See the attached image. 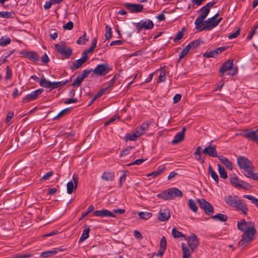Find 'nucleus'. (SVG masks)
I'll return each mask as SVG.
<instances>
[{
	"mask_svg": "<svg viewBox=\"0 0 258 258\" xmlns=\"http://www.w3.org/2000/svg\"><path fill=\"white\" fill-rule=\"evenodd\" d=\"M237 228L243 232L241 235V239L238 243L239 247L243 248L246 246L247 243L254 239L256 232V229L253 223L246 222L244 220L237 222Z\"/></svg>",
	"mask_w": 258,
	"mask_h": 258,
	"instance_id": "obj_1",
	"label": "nucleus"
},
{
	"mask_svg": "<svg viewBox=\"0 0 258 258\" xmlns=\"http://www.w3.org/2000/svg\"><path fill=\"white\" fill-rule=\"evenodd\" d=\"M239 168L242 169V173L246 177L258 180V172H253V166L251 162L244 156H239L237 159Z\"/></svg>",
	"mask_w": 258,
	"mask_h": 258,
	"instance_id": "obj_2",
	"label": "nucleus"
},
{
	"mask_svg": "<svg viewBox=\"0 0 258 258\" xmlns=\"http://www.w3.org/2000/svg\"><path fill=\"white\" fill-rule=\"evenodd\" d=\"M225 202L230 207L235 208L241 211L244 215H246L248 211L247 206L242 200L236 196H227L224 197Z\"/></svg>",
	"mask_w": 258,
	"mask_h": 258,
	"instance_id": "obj_3",
	"label": "nucleus"
},
{
	"mask_svg": "<svg viewBox=\"0 0 258 258\" xmlns=\"http://www.w3.org/2000/svg\"><path fill=\"white\" fill-rule=\"evenodd\" d=\"M183 196L182 192L176 187H172L163 191L158 194L157 197L164 200H170L176 197L181 198Z\"/></svg>",
	"mask_w": 258,
	"mask_h": 258,
	"instance_id": "obj_4",
	"label": "nucleus"
},
{
	"mask_svg": "<svg viewBox=\"0 0 258 258\" xmlns=\"http://www.w3.org/2000/svg\"><path fill=\"white\" fill-rule=\"evenodd\" d=\"M219 16V14H216L213 17L208 19L205 21H204V25H201L200 28H197L200 31L209 30L216 26H217L220 22L222 20V18H220L216 20V18Z\"/></svg>",
	"mask_w": 258,
	"mask_h": 258,
	"instance_id": "obj_5",
	"label": "nucleus"
},
{
	"mask_svg": "<svg viewBox=\"0 0 258 258\" xmlns=\"http://www.w3.org/2000/svg\"><path fill=\"white\" fill-rule=\"evenodd\" d=\"M54 47L57 52L64 56L66 58H69L72 54V49L71 47H67L63 42H61L59 44H55Z\"/></svg>",
	"mask_w": 258,
	"mask_h": 258,
	"instance_id": "obj_6",
	"label": "nucleus"
},
{
	"mask_svg": "<svg viewBox=\"0 0 258 258\" xmlns=\"http://www.w3.org/2000/svg\"><path fill=\"white\" fill-rule=\"evenodd\" d=\"M198 12L201 13L202 14L198 17L195 20V24L196 25V28H201V25H204V20L207 17L210 11L204 6L200 9Z\"/></svg>",
	"mask_w": 258,
	"mask_h": 258,
	"instance_id": "obj_7",
	"label": "nucleus"
},
{
	"mask_svg": "<svg viewBox=\"0 0 258 258\" xmlns=\"http://www.w3.org/2000/svg\"><path fill=\"white\" fill-rule=\"evenodd\" d=\"M197 202L200 207L204 211L206 215H209L214 213V208L212 205L204 199H198Z\"/></svg>",
	"mask_w": 258,
	"mask_h": 258,
	"instance_id": "obj_8",
	"label": "nucleus"
},
{
	"mask_svg": "<svg viewBox=\"0 0 258 258\" xmlns=\"http://www.w3.org/2000/svg\"><path fill=\"white\" fill-rule=\"evenodd\" d=\"M231 183L236 188H241L245 189H249L251 186L248 183L240 180L237 176H234L230 178Z\"/></svg>",
	"mask_w": 258,
	"mask_h": 258,
	"instance_id": "obj_9",
	"label": "nucleus"
},
{
	"mask_svg": "<svg viewBox=\"0 0 258 258\" xmlns=\"http://www.w3.org/2000/svg\"><path fill=\"white\" fill-rule=\"evenodd\" d=\"M109 71V66L107 63L98 64L93 70V73L98 76H105Z\"/></svg>",
	"mask_w": 258,
	"mask_h": 258,
	"instance_id": "obj_10",
	"label": "nucleus"
},
{
	"mask_svg": "<svg viewBox=\"0 0 258 258\" xmlns=\"http://www.w3.org/2000/svg\"><path fill=\"white\" fill-rule=\"evenodd\" d=\"M185 240H187V244L190 248L191 251H194L199 244V239L195 234H192L187 238L186 237Z\"/></svg>",
	"mask_w": 258,
	"mask_h": 258,
	"instance_id": "obj_11",
	"label": "nucleus"
},
{
	"mask_svg": "<svg viewBox=\"0 0 258 258\" xmlns=\"http://www.w3.org/2000/svg\"><path fill=\"white\" fill-rule=\"evenodd\" d=\"M136 27L139 31H140L143 29H151L154 27V24L151 20L145 19L141 20L139 22L136 23Z\"/></svg>",
	"mask_w": 258,
	"mask_h": 258,
	"instance_id": "obj_12",
	"label": "nucleus"
},
{
	"mask_svg": "<svg viewBox=\"0 0 258 258\" xmlns=\"http://www.w3.org/2000/svg\"><path fill=\"white\" fill-rule=\"evenodd\" d=\"M43 92V89H39L27 94L25 98L23 99V102H28L36 99L39 95Z\"/></svg>",
	"mask_w": 258,
	"mask_h": 258,
	"instance_id": "obj_13",
	"label": "nucleus"
},
{
	"mask_svg": "<svg viewBox=\"0 0 258 258\" xmlns=\"http://www.w3.org/2000/svg\"><path fill=\"white\" fill-rule=\"evenodd\" d=\"M88 58V56L86 53H83L81 58L74 61L72 65L70 66L71 70L74 71L79 69L87 61Z\"/></svg>",
	"mask_w": 258,
	"mask_h": 258,
	"instance_id": "obj_14",
	"label": "nucleus"
},
{
	"mask_svg": "<svg viewBox=\"0 0 258 258\" xmlns=\"http://www.w3.org/2000/svg\"><path fill=\"white\" fill-rule=\"evenodd\" d=\"M124 7L130 11L131 13H139L143 11L144 8L141 4H134L125 3L123 4Z\"/></svg>",
	"mask_w": 258,
	"mask_h": 258,
	"instance_id": "obj_15",
	"label": "nucleus"
},
{
	"mask_svg": "<svg viewBox=\"0 0 258 258\" xmlns=\"http://www.w3.org/2000/svg\"><path fill=\"white\" fill-rule=\"evenodd\" d=\"M78 179L79 178L78 176H76L75 174H74L73 176V180L74 182L71 181L67 183V192L69 194H71L73 192L74 189L76 190L77 188Z\"/></svg>",
	"mask_w": 258,
	"mask_h": 258,
	"instance_id": "obj_16",
	"label": "nucleus"
},
{
	"mask_svg": "<svg viewBox=\"0 0 258 258\" xmlns=\"http://www.w3.org/2000/svg\"><path fill=\"white\" fill-rule=\"evenodd\" d=\"M170 218V213L168 209L164 208L160 209L158 217L159 221H167Z\"/></svg>",
	"mask_w": 258,
	"mask_h": 258,
	"instance_id": "obj_17",
	"label": "nucleus"
},
{
	"mask_svg": "<svg viewBox=\"0 0 258 258\" xmlns=\"http://www.w3.org/2000/svg\"><path fill=\"white\" fill-rule=\"evenodd\" d=\"M233 60L229 59L226 62L222 64L219 69V72L220 73V76L222 77L224 76V73L230 70L233 69Z\"/></svg>",
	"mask_w": 258,
	"mask_h": 258,
	"instance_id": "obj_18",
	"label": "nucleus"
},
{
	"mask_svg": "<svg viewBox=\"0 0 258 258\" xmlns=\"http://www.w3.org/2000/svg\"><path fill=\"white\" fill-rule=\"evenodd\" d=\"M203 152L205 155H208L210 157L218 158V157L220 156L217 154L215 146H208L203 150Z\"/></svg>",
	"mask_w": 258,
	"mask_h": 258,
	"instance_id": "obj_19",
	"label": "nucleus"
},
{
	"mask_svg": "<svg viewBox=\"0 0 258 258\" xmlns=\"http://www.w3.org/2000/svg\"><path fill=\"white\" fill-rule=\"evenodd\" d=\"M149 123L148 122H143L140 127H136L134 132L138 138L145 134L146 132L148 130Z\"/></svg>",
	"mask_w": 258,
	"mask_h": 258,
	"instance_id": "obj_20",
	"label": "nucleus"
},
{
	"mask_svg": "<svg viewBox=\"0 0 258 258\" xmlns=\"http://www.w3.org/2000/svg\"><path fill=\"white\" fill-rule=\"evenodd\" d=\"M93 214L95 216L100 217H115V215L112 212L106 209L96 211L93 213Z\"/></svg>",
	"mask_w": 258,
	"mask_h": 258,
	"instance_id": "obj_21",
	"label": "nucleus"
},
{
	"mask_svg": "<svg viewBox=\"0 0 258 258\" xmlns=\"http://www.w3.org/2000/svg\"><path fill=\"white\" fill-rule=\"evenodd\" d=\"M242 136L258 144V128L253 131L244 133L242 134Z\"/></svg>",
	"mask_w": 258,
	"mask_h": 258,
	"instance_id": "obj_22",
	"label": "nucleus"
},
{
	"mask_svg": "<svg viewBox=\"0 0 258 258\" xmlns=\"http://www.w3.org/2000/svg\"><path fill=\"white\" fill-rule=\"evenodd\" d=\"M186 128L185 127H183L181 132L178 133L175 136L173 140L172 141V144H176L181 142L184 138V134Z\"/></svg>",
	"mask_w": 258,
	"mask_h": 258,
	"instance_id": "obj_23",
	"label": "nucleus"
},
{
	"mask_svg": "<svg viewBox=\"0 0 258 258\" xmlns=\"http://www.w3.org/2000/svg\"><path fill=\"white\" fill-rule=\"evenodd\" d=\"M218 158L221 162L226 167V168L230 170L233 169V163L227 158L223 156H220L219 157H218Z\"/></svg>",
	"mask_w": 258,
	"mask_h": 258,
	"instance_id": "obj_24",
	"label": "nucleus"
},
{
	"mask_svg": "<svg viewBox=\"0 0 258 258\" xmlns=\"http://www.w3.org/2000/svg\"><path fill=\"white\" fill-rule=\"evenodd\" d=\"M103 180L109 181H113L115 178V175L113 172H104L101 176Z\"/></svg>",
	"mask_w": 258,
	"mask_h": 258,
	"instance_id": "obj_25",
	"label": "nucleus"
},
{
	"mask_svg": "<svg viewBox=\"0 0 258 258\" xmlns=\"http://www.w3.org/2000/svg\"><path fill=\"white\" fill-rule=\"evenodd\" d=\"M57 252V248H54L52 250L46 251L42 252L40 254V256L44 257V258H46V257L51 256L56 254Z\"/></svg>",
	"mask_w": 258,
	"mask_h": 258,
	"instance_id": "obj_26",
	"label": "nucleus"
},
{
	"mask_svg": "<svg viewBox=\"0 0 258 258\" xmlns=\"http://www.w3.org/2000/svg\"><path fill=\"white\" fill-rule=\"evenodd\" d=\"M181 248L183 251V258H190V252L189 249L187 247L184 243L181 244Z\"/></svg>",
	"mask_w": 258,
	"mask_h": 258,
	"instance_id": "obj_27",
	"label": "nucleus"
},
{
	"mask_svg": "<svg viewBox=\"0 0 258 258\" xmlns=\"http://www.w3.org/2000/svg\"><path fill=\"white\" fill-rule=\"evenodd\" d=\"M39 85L46 88H50L51 82L46 80L44 77H43L40 80Z\"/></svg>",
	"mask_w": 258,
	"mask_h": 258,
	"instance_id": "obj_28",
	"label": "nucleus"
},
{
	"mask_svg": "<svg viewBox=\"0 0 258 258\" xmlns=\"http://www.w3.org/2000/svg\"><path fill=\"white\" fill-rule=\"evenodd\" d=\"M189 208L194 213L198 211V207L196 202L192 199H189L187 203Z\"/></svg>",
	"mask_w": 258,
	"mask_h": 258,
	"instance_id": "obj_29",
	"label": "nucleus"
},
{
	"mask_svg": "<svg viewBox=\"0 0 258 258\" xmlns=\"http://www.w3.org/2000/svg\"><path fill=\"white\" fill-rule=\"evenodd\" d=\"M218 167L220 177L223 179L227 178L228 176L224 167L221 166L220 164H218Z\"/></svg>",
	"mask_w": 258,
	"mask_h": 258,
	"instance_id": "obj_30",
	"label": "nucleus"
},
{
	"mask_svg": "<svg viewBox=\"0 0 258 258\" xmlns=\"http://www.w3.org/2000/svg\"><path fill=\"white\" fill-rule=\"evenodd\" d=\"M213 219H216L221 222H225L227 220V216L223 214H217L212 216Z\"/></svg>",
	"mask_w": 258,
	"mask_h": 258,
	"instance_id": "obj_31",
	"label": "nucleus"
},
{
	"mask_svg": "<svg viewBox=\"0 0 258 258\" xmlns=\"http://www.w3.org/2000/svg\"><path fill=\"white\" fill-rule=\"evenodd\" d=\"M172 235L173 237L175 238H178L180 237L184 238V239H186V237L184 235H183L181 232L178 231L176 228H174L172 230Z\"/></svg>",
	"mask_w": 258,
	"mask_h": 258,
	"instance_id": "obj_32",
	"label": "nucleus"
},
{
	"mask_svg": "<svg viewBox=\"0 0 258 258\" xmlns=\"http://www.w3.org/2000/svg\"><path fill=\"white\" fill-rule=\"evenodd\" d=\"M139 138L138 135L134 132L132 133H128L125 135V140L127 141H135Z\"/></svg>",
	"mask_w": 258,
	"mask_h": 258,
	"instance_id": "obj_33",
	"label": "nucleus"
},
{
	"mask_svg": "<svg viewBox=\"0 0 258 258\" xmlns=\"http://www.w3.org/2000/svg\"><path fill=\"white\" fill-rule=\"evenodd\" d=\"M26 55L29 59L35 61L38 60L39 58L38 55L35 52H29Z\"/></svg>",
	"mask_w": 258,
	"mask_h": 258,
	"instance_id": "obj_34",
	"label": "nucleus"
},
{
	"mask_svg": "<svg viewBox=\"0 0 258 258\" xmlns=\"http://www.w3.org/2000/svg\"><path fill=\"white\" fill-rule=\"evenodd\" d=\"M209 174H210L212 178L217 183H218L219 178L217 174L213 170V168L211 165L209 166Z\"/></svg>",
	"mask_w": 258,
	"mask_h": 258,
	"instance_id": "obj_35",
	"label": "nucleus"
},
{
	"mask_svg": "<svg viewBox=\"0 0 258 258\" xmlns=\"http://www.w3.org/2000/svg\"><path fill=\"white\" fill-rule=\"evenodd\" d=\"M138 214L140 217L144 220H148L152 216V214L151 213L148 212H139Z\"/></svg>",
	"mask_w": 258,
	"mask_h": 258,
	"instance_id": "obj_36",
	"label": "nucleus"
},
{
	"mask_svg": "<svg viewBox=\"0 0 258 258\" xmlns=\"http://www.w3.org/2000/svg\"><path fill=\"white\" fill-rule=\"evenodd\" d=\"M90 228L85 229L83 230V233L79 239V242L84 241L89 237Z\"/></svg>",
	"mask_w": 258,
	"mask_h": 258,
	"instance_id": "obj_37",
	"label": "nucleus"
},
{
	"mask_svg": "<svg viewBox=\"0 0 258 258\" xmlns=\"http://www.w3.org/2000/svg\"><path fill=\"white\" fill-rule=\"evenodd\" d=\"M218 55L217 52L216 50H212L206 52L204 54L203 56L207 58L214 57Z\"/></svg>",
	"mask_w": 258,
	"mask_h": 258,
	"instance_id": "obj_38",
	"label": "nucleus"
},
{
	"mask_svg": "<svg viewBox=\"0 0 258 258\" xmlns=\"http://www.w3.org/2000/svg\"><path fill=\"white\" fill-rule=\"evenodd\" d=\"M165 169V167H163L162 168H159L157 171H154L152 173H150L147 175L148 177L153 176L154 177H156L159 175Z\"/></svg>",
	"mask_w": 258,
	"mask_h": 258,
	"instance_id": "obj_39",
	"label": "nucleus"
},
{
	"mask_svg": "<svg viewBox=\"0 0 258 258\" xmlns=\"http://www.w3.org/2000/svg\"><path fill=\"white\" fill-rule=\"evenodd\" d=\"M105 37L106 38V40H109L112 36L111 28L110 26L106 25L105 26Z\"/></svg>",
	"mask_w": 258,
	"mask_h": 258,
	"instance_id": "obj_40",
	"label": "nucleus"
},
{
	"mask_svg": "<svg viewBox=\"0 0 258 258\" xmlns=\"http://www.w3.org/2000/svg\"><path fill=\"white\" fill-rule=\"evenodd\" d=\"M70 110H71V108H66V109L62 110L58 114V115L57 116H55L53 118V119L55 120V119H57L59 117H61L64 116L65 115L69 113L70 112Z\"/></svg>",
	"mask_w": 258,
	"mask_h": 258,
	"instance_id": "obj_41",
	"label": "nucleus"
},
{
	"mask_svg": "<svg viewBox=\"0 0 258 258\" xmlns=\"http://www.w3.org/2000/svg\"><path fill=\"white\" fill-rule=\"evenodd\" d=\"M200 43V41L199 40H196L190 42L186 46L189 50L195 49L199 45Z\"/></svg>",
	"mask_w": 258,
	"mask_h": 258,
	"instance_id": "obj_42",
	"label": "nucleus"
},
{
	"mask_svg": "<svg viewBox=\"0 0 258 258\" xmlns=\"http://www.w3.org/2000/svg\"><path fill=\"white\" fill-rule=\"evenodd\" d=\"M66 84V82H51V89L58 88L60 86H62Z\"/></svg>",
	"mask_w": 258,
	"mask_h": 258,
	"instance_id": "obj_43",
	"label": "nucleus"
},
{
	"mask_svg": "<svg viewBox=\"0 0 258 258\" xmlns=\"http://www.w3.org/2000/svg\"><path fill=\"white\" fill-rule=\"evenodd\" d=\"M83 80H84L79 75L77 77L76 79L73 81L72 86L74 87H79L81 85Z\"/></svg>",
	"mask_w": 258,
	"mask_h": 258,
	"instance_id": "obj_44",
	"label": "nucleus"
},
{
	"mask_svg": "<svg viewBox=\"0 0 258 258\" xmlns=\"http://www.w3.org/2000/svg\"><path fill=\"white\" fill-rule=\"evenodd\" d=\"M11 42V39L9 37L4 38L2 37L0 39V45L2 46H6Z\"/></svg>",
	"mask_w": 258,
	"mask_h": 258,
	"instance_id": "obj_45",
	"label": "nucleus"
},
{
	"mask_svg": "<svg viewBox=\"0 0 258 258\" xmlns=\"http://www.w3.org/2000/svg\"><path fill=\"white\" fill-rule=\"evenodd\" d=\"M13 13L9 12H0V18H9L13 17Z\"/></svg>",
	"mask_w": 258,
	"mask_h": 258,
	"instance_id": "obj_46",
	"label": "nucleus"
},
{
	"mask_svg": "<svg viewBox=\"0 0 258 258\" xmlns=\"http://www.w3.org/2000/svg\"><path fill=\"white\" fill-rule=\"evenodd\" d=\"M86 35V33H85L83 36H82L79 38V39H78V40L77 41V43L78 44H85L86 42L88 41V40L87 39H86V38H85Z\"/></svg>",
	"mask_w": 258,
	"mask_h": 258,
	"instance_id": "obj_47",
	"label": "nucleus"
},
{
	"mask_svg": "<svg viewBox=\"0 0 258 258\" xmlns=\"http://www.w3.org/2000/svg\"><path fill=\"white\" fill-rule=\"evenodd\" d=\"M167 242L165 236H163L160 242V248L165 250L166 248Z\"/></svg>",
	"mask_w": 258,
	"mask_h": 258,
	"instance_id": "obj_48",
	"label": "nucleus"
},
{
	"mask_svg": "<svg viewBox=\"0 0 258 258\" xmlns=\"http://www.w3.org/2000/svg\"><path fill=\"white\" fill-rule=\"evenodd\" d=\"M94 208L93 205H90L87 209L86 212L82 213L81 215V218L80 220L84 218L88 214H89L90 212L93 211Z\"/></svg>",
	"mask_w": 258,
	"mask_h": 258,
	"instance_id": "obj_49",
	"label": "nucleus"
},
{
	"mask_svg": "<svg viewBox=\"0 0 258 258\" xmlns=\"http://www.w3.org/2000/svg\"><path fill=\"white\" fill-rule=\"evenodd\" d=\"M258 28V25H256L254 27H253L251 30V31H250V33H249V34L247 36L246 39L247 40H250L252 39L253 35L255 34V30Z\"/></svg>",
	"mask_w": 258,
	"mask_h": 258,
	"instance_id": "obj_50",
	"label": "nucleus"
},
{
	"mask_svg": "<svg viewBox=\"0 0 258 258\" xmlns=\"http://www.w3.org/2000/svg\"><path fill=\"white\" fill-rule=\"evenodd\" d=\"M92 71V69H90L89 70H84L82 74L79 75V76L84 80L85 78H87L91 72Z\"/></svg>",
	"mask_w": 258,
	"mask_h": 258,
	"instance_id": "obj_51",
	"label": "nucleus"
},
{
	"mask_svg": "<svg viewBox=\"0 0 258 258\" xmlns=\"http://www.w3.org/2000/svg\"><path fill=\"white\" fill-rule=\"evenodd\" d=\"M12 76V71L9 66H7L6 67V80H8L11 78Z\"/></svg>",
	"mask_w": 258,
	"mask_h": 258,
	"instance_id": "obj_52",
	"label": "nucleus"
},
{
	"mask_svg": "<svg viewBox=\"0 0 258 258\" xmlns=\"http://www.w3.org/2000/svg\"><path fill=\"white\" fill-rule=\"evenodd\" d=\"M189 49L188 48H187V46H186L183 50L181 51L179 55V57L180 59L184 57L188 52Z\"/></svg>",
	"mask_w": 258,
	"mask_h": 258,
	"instance_id": "obj_53",
	"label": "nucleus"
},
{
	"mask_svg": "<svg viewBox=\"0 0 258 258\" xmlns=\"http://www.w3.org/2000/svg\"><path fill=\"white\" fill-rule=\"evenodd\" d=\"M245 198H246L249 200H250L252 203L256 205L257 203H258V199L254 198L253 196L250 195H244L243 196Z\"/></svg>",
	"mask_w": 258,
	"mask_h": 258,
	"instance_id": "obj_54",
	"label": "nucleus"
},
{
	"mask_svg": "<svg viewBox=\"0 0 258 258\" xmlns=\"http://www.w3.org/2000/svg\"><path fill=\"white\" fill-rule=\"evenodd\" d=\"M32 256L30 253L16 254L14 255V258H29Z\"/></svg>",
	"mask_w": 258,
	"mask_h": 258,
	"instance_id": "obj_55",
	"label": "nucleus"
},
{
	"mask_svg": "<svg viewBox=\"0 0 258 258\" xmlns=\"http://www.w3.org/2000/svg\"><path fill=\"white\" fill-rule=\"evenodd\" d=\"M74 27V24L72 21L68 22L66 25L63 26V28L64 30H71L73 29Z\"/></svg>",
	"mask_w": 258,
	"mask_h": 258,
	"instance_id": "obj_56",
	"label": "nucleus"
},
{
	"mask_svg": "<svg viewBox=\"0 0 258 258\" xmlns=\"http://www.w3.org/2000/svg\"><path fill=\"white\" fill-rule=\"evenodd\" d=\"M119 116L118 115H115L112 118H111L109 120L106 121L104 124L105 126L108 125V124L113 122L115 120H119Z\"/></svg>",
	"mask_w": 258,
	"mask_h": 258,
	"instance_id": "obj_57",
	"label": "nucleus"
},
{
	"mask_svg": "<svg viewBox=\"0 0 258 258\" xmlns=\"http://www.w3.org/2000/svg\"><path fill=\"white\" fill-rule=\"evenodd\" d=\"M132 148H133L132 147H127L126 149H124V150L122 151L120 153L119 156L122 157L123 156H125L128 154L130 152Z\"/></svg>",
	"mask_w": 258,
	"mask_h": 258,
	"instance_id": "obj_58",
	"label": "nucleus"
},
{
	"mask_svg": "<svg viewBox=\"0 0 258 258\" xmlns=\"http://www.w3.org/2000/svg\"><path fill=\"white\" fill-rule=\"evenodd\" d=\"M240 31V29L239 28L234 33L229 35L228 36V38L229 39H232L236 38L239 35Z\"/></svg>",
	"mask_w": 258,
	"mask_h": 258,
	"instance_id": "obj_59",
	"label": "nucleus"
},
{
	"mask_svg": "<svg viewBox=\"0 0 258 258\" xmlns=\"http://www.w3.org/2000/svg\"><path fill=\"white\" fill-rule=\"evenodd\" d=\"M166 79L165 72L164 71L160 72L159 76V82H164Z\"/></svg>",
	"mask_w": 258,
	"mask_h": 258,
	"instance_id": "obj_60",
	"label": "nucleus"
},
{
	"mask_svg": "<svg viewBox=\"0 0 258 258\" xmlns=\"http://www.w3.org/2000/svg\"><path fill=\"white\" fill-rule=\"evenodd\" d=\"M184 33L182 31H179L174 38V41L176 42L180 40L183 36Z\"/></svg>",
	"mask_w": 258,
	"mask_h": 258,
	"instance_id": "obj_61",
	"label": "nucleus"
},
{
	"mask_svg": "<svg viewBox=\"0 0 258 258\" xmlns=\"http://www.w3.org/2000/svg\"><path fill=\"white\" fill-rule=\"evenodd\" d=\"M52 175V172H48L41 177V180L43 181L48 180Z\"/></svg>",
	"mask_w": 258,
	"mask_h": 258,
	"instance_id": "obj_62",
	"label": "nucleus"
},
{
	"mask_svg": "<svg viewBox=\"0 0 258 258\" xmlns=\"http://www.w3.org/2000/svg\"><path fill=\"white\" fill-rule=\"evenodd\" d=\"M145 161V160L143 159H137L136 161H135L134 162H132L131 163L128 164L127 165V166H130V165H134V164L140 165L141 164H142Z\"/></svg>",
	"mask_w": 258,
	"mask_h": 258,
	"instance_id": "obj_63",
	"label": "nucleus"
},
{
	"mask_svg": "<svg viewBox=\"0 0 258 258\" xmlns=\"http://www.w3.org/2000/svg\"><path fill=\"white\" fill-rule=\"evenodd\" d=\"M126 171H124L123 174L120 177L119 180V185L120 186L122 185V183L123 181H124L126 177Z\"/></svg>",
	"mask_w": 258,
	"mask_h": 258,
	"instance_id": "obj_64",
	"label": "nucleus"
}]
</instances>
